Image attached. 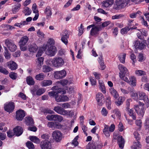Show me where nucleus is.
<instances>
[{"label":"nucleus","mask_w":149,"mask_h":149,"mask_svg":"<svg viewBox=\"0 0 149 149\" xmlns=\"http://www.w3.org/2000/svg\"><path fill=\"white\" fill-rule=\"evenodd\" d=\"M148 106V103H140L139 105H135L134 109L138 114L141 117H143L145 109Z\"/></svg>","instance_id":"nucleus-1"},{"label":"nucleus","mask_w":149,"mask_h":149,"mask_svg":"<svg viewBox=\"0 0 149 149\" xmlns=\"http://www.w3.org/2000/svg\"><path fill=\"white\" fill-rule=\"evenodd\" d=\"M52 89L54 91L49 92L48 94L50 96H54L55 98L57 96L58 94H65L66 91L63 88L58 87V86H55L52 87Z\"/></svg>","instance_id":"nucleus-2"},{"label":"nucleus","mask_w":149,"mask_h":149,"mask_svg":"<svg viewBox=\"0 0 149 149\" xmlns=\"http://www.w3.org/2000/svg\"><path fill=\"white\" fill-rule=\"evenodd\" d=\"M54 110L58 113L64 116H72L74 114L73 111L66 110L59 107H55Z\"/></svg>","instance_id":"nucleus-3"},{"label":"nucleus","mask_w":149,"mask_h":149,"mask_svg":"<svg viewBox=\"0 0 149 149\" xmlns=\"http://www.w3.org/2000/svg\"><path fill=\"white\" fill-rule=\"evenodd\" d=\"M51 62L53 66L56 68L62 67L64 64L63 59L59 57H54L52 59Z\"/></svg>","instance_id":"nucleus-4"},{"label":"nucleus","mask_w":149,"mask_h":149,"mask_svg":"<svg viewBox=\"0 0 149 149\" xmlns=\"http://www.w3.org/2000/svg\"><path fill=\"white\" fill-rule=\"evenodd\" d=\"M130 0H116L114 8L117 10L123 8L129 3Z\"/></svg>","instance_id":"nucleus-5"},{"label":"nucleus","mask_w":149,"mask_h":149,"mask_svg":"<svg viewBox=\"0 0 149 149\" xmlns=\"http://www.w3.org/2000/svg\"><path fill=\"white\" fill-rule=\"evenodd\" d=\"M118 68L120 71L119 73V76L121 79L125 77V75H128L129 72L128 69L125 66L122 64H119L118 66Z\"/></svg>","instance_id":"nucleus-6"},{"label":"nucleus","mask_w":149,"mask_h":149,"mask_svg":"<svg viewBox=\"0 0 149 149\" xmlns=\"http://www.w3.org/2000/svg\"><path fill=\"white\" fill-rule=\"evenodd\" d=\"M4 42L10 51L14 52L16 50V45L11 40L7 39L5 40Z\"/></svg>","instance_id":"nucleus-7"},{"label":"nucleus","mask_w":149,"mask_h":149,"mask_svg":"<svg viewBox=\"0 0 149 149\" xmlns=\"http://www.w3.org/2000/svg\"><path fill=\"white\" fill-rule=\"evenodd\" d=\"M133 44L136 49L142 50L146 47L145 42L144 41H140L139 40H136L134 42Z\"/></svg>","instance_id":"nucleus-8"},{"label":"nucleus","mask_w":149,"mask_h":149,"mask_svg":"<svg viewBox=\"0 0 149 149\" xmlns=\"http://www.w3.org/2000/svg\"><path fill=\"white\" fill-rule=\"evenodd\" d=\"M52 136L54 141L56 142H59L61 140L62 134L60 131L56 130L52 132Z\"/></svg>","instance_id":"nucleus-9"},{"label":"nucleus","mask_w":149,"mask_h":149,"mask_svg":"<svg viewBox=\"0 0 149 149\" xmlns=\"http://www.w3.org/2000/svg\"><path fill=\"white\" fill-rule=\"evenodd\" d=\"M66 72L65 70L55 71L54 73V77L57 79H60L65 77Z\"/></svg>","instance_id":"nucleus-10"},{"label":"nucleus","mask_w":149,"mask_h":149,"mask_svg":"<svg viewBox=\"0 0 149 149\" xmlns=\"http://www.w3.org/2000/svg\"><path fill=\"white\" fill-rule=\"evenodd\" d=\"M122 80L130 84L132 86H135L136 85V79L134 76H131L129 77V79L126 77L123 78Z\"/></svg>","instance_id":"nucleus-11"},{"label":"nucleus","mask_w":149,"mask_h":149,"mask_svg":"<svg viewBox=\"0 0 149 149\" xmlns=\"http://www.w3.org/2000/svg\"><path fill=\"white\" fill-rule=\"evenodd\" d=\"M15 108V105L14 103H6L4 105L5 110L9 113L12 112Z\"/></svg>","instance_id":"nucleus-12"},{"label":"nucleus","mask_w":149,"mask_h":149,"mask_svg":"<svg viewBox=\"0 0 149 149\" xmlns=\"http://www.w3.org/2000/svg\"><path fill=\"white\" fill-rule=\"evenodd\" d=\"M25 116V111L23 110L19 109L16 112L15 118L18 120H22Z\"/></svg>","instance_id":"nucleus-13"},{"label":"nucleus","mask_w":149,"mask_h":149,"mask_svg":"<svg viewBox=\"0 0 149 149\" xmlns=\"http://www.w3.org/2000/svg\"><path fill=\"white\" fill-rule=\"evenodd\" d=\"M57 52L56 47L54 46H51L49 47L46 51V54L51 56H54Z\"/></svg>","instance_id":"nucleus-14"},{"label":"nucleus","mask_w":149,"mask_h":149,"mask_svg":"<svg viewBox=\"0 0 149 149\" xmlns=\"http://www.w3.org/2000/svg\"><path fill=\"white\" fill-rule=\"evenodd\" d=\"M61 40L62 41L65 45H66L68 43V40L67 39L69 38V34L68 31L67 30H65L61 34Z\"/></svg>","instance_id":"nucleus-15"},{"label":"nucleus","mask_w":149,"mask_h":149,"mask_svg":"<svg viewBox=\"0 0 149 149\" xmlns=\"http://www.w3.org/2000/svg\"><path fill=\"white\" fill-rule=\"evenodd\" d=\"M40 146L42 149H51V143L48 141H42L41 142Z\"/></svg>","instance_id":"nucleus-16"},{"label":"nucleus","mask_w":149,"mask_h":149,"mask_svg":"<svg viewBox=\"0 0 149 149\" xmlns=\"http://www.w3.org/2000/svg\"><path fill=\"white\" fill-rule=\"evenodd\" d=\"M57 102H65L68 101L69 98L68 96L65 95H57L55 97Z\"/></svg>","instance_id":"nucleus-17"},{"label":"nucleus","mask_w":149,"mask_h":149,"mask_svg":"<svg viewBox=\"0 0 149 149\" xmlns=\"http://www.w3.org/2000/svg\"><path fill=\"white\" fill-rule=\"evenodd\" d=\"M139 99L143 100L145 102H148L149 100L147 96L145 93L142 92H138Z\"/></svg>","instance_id":"nucleus-18"},{"label":"nucleus","mask_w":149,"mask_h":149,"mask_svg":"<svg viewBox=\"0 0 149 149\" xmlns=\"http://www.w3.org/2000/svg\"><path fill=\"white\" fill-rule=\"evenodd\" d=\"M8 68L11 70H15L17 68V64L13 61H10L7 63Z\"/></svg>","instance_id":"nucleus-19"},{"label":"nucleus","mask_w":149,"mask_h":149,"mask_svg":"<svg viewBox=\"0 0 149 149\" xmlns=\"http://www.w3.org/2000/svg\"><path fill=\"white\" fill-rule=\"evenodd\" d=\"M101 30L102 26L101 25L95 26L91 29L90 31L91 34L92 36L95 35Z\"/></svg>","instance_id":"nucleus-20"},{"label":"nucleus","mask_w":149,"mask_h":149,"mask_svg":"<svg viewBox=\"0 0 149 149\" xmlns=\"http://www.w3.org/2000/svg\"><path fill=\"white\" fill-rule=\"evenodd\" d=\"M32 10L34 13H36L33 19V21L36 20L38 17L39 14L37 8V5L36 3L33 4L32 6Z\"/></svg>","instance_id":"nucleus-21"},{"label":"nucleus","mask_w":149,"mask_h":149,"mask_svg":"<svg viewBox=\"0 0 149 149\" xmlns=\"http://www.w3.org/2000/svg\"><path fill=\"white\" fill-rule=\"evenodd\" d=\"M131 24V23L130 24H128V26L124 28L121 29L120 32L122 34H126L128 31L130 29L132 30L136 29V27L134 26L132 27L130 26Z\"/></svg>","instance_id":"nucleus-22"},{"label":"nucleus","mask_w":149,"mask_h":149,"mask_svg":"<svg viewBox=\"0 0 149 149\" xmlns=\"http://www.w3.org/2000/svg\"><path fill=\"white\" fill-rule=\"evenodd\" d=\"M13 132L15 135L19 136L22 133V129L20 126H17L13 129Z\"/></svg>","instance_id":"nucleus-23"},{"label":"nucleus","mask_w":149,"mask_h":149,"mask_svg":"<svg viewBox=\"0 0 149 149\" xmlns=\"http://www.w3.org/2000/svg\"><path fill=\"white\" fill-rule=\"evenodd\" d=\"M113 0H106L102 2V6L105 8L110 7L113 5Z\"/></svg>","instance_id":"nucleus-24"},{"label":"nucleus","mask_w":149,"mask_h":149,"mask_svg":"<svg viewBox=\"0 0 149 149\" xmlns=\"http://www.w3.org/2000/svg\"><path fill=\"white\" fill-rule=\"evenodd\" d=\"M44 58L43 57L37 58L36 59V65L38 68H41L42 65L43 63Z\"/></svg>","instance_id":"nucleus-25"},{"label":"nucleus","mask_w":149,"mask_h":149,"mask_svg":"<svg viewBox=\"0 0 149 149\" xmlns=\"http://www.w3.org/2000/svg\"><path fill=\"white\" fill-rule=\"evenodd\" d=\"M118 143L120 148L122 149L123 148L125 141L124 139L122 136H118L117 138Z\"/></svg>","instance_id":"nucleus-26"},{"label":"nucleus","mask_w":149,"mask_h":149,"mask_svg":"<svg viewBox=\"0 0 149 149\" xmlns=\"http://www.w3.org/2000/svg\"><path fill=\"white\" fill-rule=\"evenodd\" d=\"M21 6L20 3H17L15 4L12 7V11L13 14L17 13L20 9Z\"/></svg>","instance_id":"nucleus-27"},{"label":"nucleus","mask_w":149,"mask_h":149,"mask_svg":"<svg viewBox=\"0 0 149 149\" xmlns=\"http://www.w3.org/2000/svg\"><path fill=\"white\" fill-rule=\"evenodd\" d=\"M98 81L100 89L103 93L105 94L106 93V88L103 81L102 80H99Z\"/></svg>","instance_id":"nucleus-28"},{"label":"nucleus","mask_w":149,"mask_h":149,"mask_svg":"<svg viewBox=\"0 0 149 149\" xmlns=\"http://www.w3.org/2000/svg\"><path fill=\"white\" fill-rule=\"evenodd\" d=\"M25 122L27 125H32L34 123L33 119L30 116H27L25 117Z\"/></svg>","instance_id":"nucleus-29"},{"label":"nucleus","mask_w":149,"mask_h":149,"mask_svg":"<svg viewBox=\"0 0 149 149\" xmlns=\"http://www.w3.org/2000/svg\"><path fill=\"white\" fill-rule=\"evenodd\" d=\"M29 40V38L26 36L22 37L19 41V45H25Z\"/></svg>","instance_id":"nucleus-30"},{"label":"nucleus","mask_w":149,"mask_h":149,"mask_svg":"<svg viewBox=\"0 0 149 149\" xmlns=\"http://www.w3.org/2000/svg\"><path fill=\"white\" fill-rule=\"evenodd\" d=\"M126 109L127 111H128V113L129 115L132 117V118L133 119L135 120L136 118V117L134 115L133 111L131 109H130L129 107L130 106L129 103H127L126 104Z\"/></svg>","instance_id":"nucleus-31"},{"label":"nucleus","mask_w":149,"mask_h":149,"mask_svg":"<svg viewBox=\"0 0 149 149\" xmlns=\"http://www.w3.org/2000/svg\"><path fill=\"white\" fill-rule=\"evenodd\" d=\"M103 133L106 137H108L109 136L110 133L109 127L107 125H104V128L103 130Z\"/></svg>","instance_id":"nucleus-32"},{"label":"nucleus","mask_w":149,"mask_h":149,"mask_svg":"<svg viewBox=\"0 0 149 149\" xmlns=\"http://www.w3.org/2000/svg\"><path fill=\"white\" fill-rule=\"evenodd\" d=\"M120 90L121 92L124 94H128L130 92H133L134 88L130 87H129L127 88V90L123 88H120Z\"/></svg>","instance_id":"nucleus-33"},{"label":"nucleus","mask_w":149,"mask_h":149,"mask_svg":"<svg viewBox=\"0 0 149 149\" xmlns=\"http://www.w3.org/2000/svg\"><path fill=\"white\" fill-rule=\"evenodd\" d=\"M38 49V47L35 44H33L30 45L29 50L31 52L36 53Z\"/></svg>","instance_id":"nucleus-34"},{"label":"nucleus","mask_w":149,"mask_h":149,"mask_svg":"<svg viewBox=\"0 0 149 149\" xmlns=\"http://www.w3.org/2000/svg\"><path fill=\"white\" fill-rule=\"evenodd\" d=\"M109 91L111 94L116 98H117L119 96L117 91L113 88H111L109 89Z\"/></svg>","instance_id":"nucleus-35"},{"label":"nucleus","mask_w":149,"mask_h":149,"mask_svg":"<svg viewBox=\"0 0 149 149\" xmlns=\"http://www.w3.org/2000/svg\"><path fill=\"white\" fill-rule=\"evenodd\" d=\"M29 139L31 141L36 143H39L40 141V139L35 136H30Z\"/></svg>","instance_id":"nucleus-36"},{"label":"nucleus","mask_w":149,"mask_h":149,"mask_svg":"<svg viewBox=\"0 0 149 149\" xmlns=\"http://www.w3.org/2000/svg\"><path fill=\"white\" fill-rule=\"evenodd\" d=\"M26 80L27 83L28 85H33L35 84V81L33 79L31 76H29L27 77Z\"/></svg>","instance_id":"nucleus-37"},{"label":"nucleus","mask_w":149,"mask_h":149,"mask_svg":"<svg viewBox=\"0 0 149 149\" xmlns=\"http://www.w3.org/2000/svg\"><path fill=\"white\" fill-rule=\"evenodd\" d=\"M141 146L140 143L138 141L133 143L132 146H131V149H139L141 148Z\"/></svg>","instance_id":"nucleus-38"},{"label":"nucleus","mask_w":149,"mask_h":149,"mask_svg":"<svg viewBox=\"0 0 149 149\" xmlns=\"http://www.w3.org/2000/svg\"><path fill=\"white\" fill-rule=\"evenodd\" d=\"M44 13L47 16L50 17L52 14L51 8L49 6H47L44 11Z\"/></svg>","instance_id":"nucleus-39"},{"label":"nucleus","mask_w":149,"mask_h":149,"mask_svg":"<svg viewBox=\"0 0 149 149\" xmlns=\"http://www.w3.org/2000/svg\"><path fill=\"white\" fill-rule=\"evenodd\" d=\"M52 82L50 80H44L41 83V85L43 86H46L52 84Z\"/></svg>","instance_id":"nucleus-40"},{"label":"nucleus","mask_w":149,"mask_h":149,"mask_svg":"<svg viewBox=\"0 0 149 149\" xmlns=\"http://www.w3.org/2000/svg\"><path fill=\"white\" fill-rule=\"evenodd\" d=\"M126 55V54L125 53H122L119 56V59L122 63H125Z\"/></svg>","instance_id":"nucleus-41"},{"label":"nucleus","mask_w":149,"mask_h":149,"mask_svg":"<svg viewBox=\"0 0 149 149\" xmlns=\"http://www.w3.org/2000/svg\"><path fill=\"white\" fill-rule=\"evenodd\" d=\"M5 50L4 52V56L6 59H10L11 57V54L6 47H4Z\"/></svg>","instance_id":"nucleus-42"},{"label":"nucleus","mask_w":149,"mask_h":149,"mask_svg":"<svg viewBox=\"0 0 149 149\" xmlns=\"http://www.w3.org/2000/svg\"><path fill=\"white\" fill-rule=\"evenodd\" d=\"M22 12L25 15H28L31 14V10L28 7H25L23 8Z\"/></svg>","instance_id":"nucleus-43"},{"label":"nucleus","mask_w":149,"mask_h":149,"mask_svg":"<svg viewBox=\"0 0 149 149\" xmlns=\"http://www.w3.org/2000/svg\"><path fill=\"white\" fill-rule=\"evenodd\" d=\"M45 77V75L44 74L41 73L37 74L35 77V78L38 80L41 81L43 80Z\"/></svg>","instance_id":"nucleus-44"},{"label":"nucleus","mask_w":149,"mask_h":149,"mask_svg":"<svg viewBox=\"0 0 149 149\" xmlns=\"http://www.w3.org/2000/svg\"><path fill=\"white\" fill-rule=\"evenodd\" d=\"M136 74L138 76H144L146 75V72L141 70H137L135 72Z\"/></svg>","instance_id":"nucleus-45"},{"label":"nucleus","mask_w":149,"mask_h":149,"mask_svg":"<svg viewBox=\"0 0 149 149\" xmlns=\"http://www.w3.org/2000/svg\"><path fill=\"white\" fill-rule=\"evenodd\" d=\"M99 63L100 65V67L102 70H103L105 69V66L104 65V63L103 60H102V56H100L99 57Z\"/></svg>","instance_id":"nucleus-46"},{"label":"nucleus","mask_w":149,"mask_h":149,"mask_svg":"<svg viewBox=\"0 0 149 149\" xmlns=\"http://www.w3.org/2000/svg\"><path fill=\"white\" fill-rule=\"evenodd\" d=\"M27 24L28 23L25 21H22L19 23H17L15 24L14 26L19 28H21L23 26Z\"/></svg>","instance_id":"nucleus-47"},{"label":"nucleus","mask_w":149,"mask_h":149,"mask_svg":"<svg viewBox=\"0 0 149 149\" xmlns=\"http://www.w3.org/2000/svg\"><path fill=\"white\" fill-rule=\"evenodd\" d=\"M52 70L51 68L49 66L46 65H43L42 66V71L44 72H49Z\"/></svg>","instance_id":"nucleus-48"},{"label":"nucleus","mask_w":149,"mask_h":149,"mask_svg":"<svg viewBox=\"0 0 149 149\" xmlns=\"http://www.w3.org/2000/svg\"><path fill=\"white\" fill-rule=\"evenodd\" d=\"M38 88L37 86H34L31 89V92L33 96H36Z\"/></svg>","instance_id":"nucleus-49"},{"label":"nucleus","mask_w":149,"mask_h":149,"mask_svg":"<svg viewBox=\"0 0 149 149\" xmlns=\"http://www.w3.org/2000/svg\"><path fill=\"white\" fill-rule=\"evenodd\" d=\"M103 97L102 94L101 93H98L96 95V100L98 102H100L101 101V100Z\"/></svg>","instance_id":"nucleus-50"},{"label":"nucleus","mask_w":149,"mask_h":149,"mask_svg":"<svg viewBox=\"0 0 149 149\" xmlns=\"http://www.w3.org/2000/svg\"><path fill=\"white\" fill-rule=\"evenodd\" d=\"M27 147L29 149H34L35 147L32 143L30 141L27 142L26 143Z\"/></svg>","instance_id":"nucleus-51"},{"label":"nucleus","mask_w":149,"mask_h":149,"mask_svg":"<svg viewBox=\"0 0 149 149\" xmlns=\"http://www.w3.org/2000/svg\"><path fill=\"white\" fill-rule=\"evenodd\" d=\"M68 82V81L67 80L64 79L56 82V84L57 85H58L59 84H61L63 86H64L67 84Z\"/></svg>","instance_id":"nucleus-52"},{"label":"nucleus","mask_w":149,"mask_h":149,"mask_svg":"<svg viewBox=\"0 0 149 149\" xmlns=\"http://www.w3.org/2000/svg\"><path fill=\"white\" fill-rule=\"evenodd\" d=\"M63 120V117L59 115H55L54 121H57L59 122H61Z\"/></svg>","instance_id":"nucleus-53"},{"label":"nucleus","mask_w":149,"mask_h":149,"mask_svg":"<svg viewBox=\"0 0 149 149\" xmlns=\"http://www.w3.org/2000/svg\"><path fill=\"white\" fill-rule=\"evenodd\" d=\"M0 72L5 74H8L9 73V72L7 70L1 66H0Z\"/></svg>","instance_id":"nucleus-54"},{"label":"nucleus","mask_w":149,"mask_h":149,"mask_svg":"<svg viewBox=\"0 0 149 149\" xmlns=\"http://www.w3.org/2000/svg\"><path fill=\"white\" fill-rule=\"evenodd\" d=\"M45 91V90L44 88H38L36 95H40L44 93Z\"/></svg>","instance_id":"nucleus-55"},{"label":"nucleus","mask_w":149,"mask_h":149,"mask_svg":"<svg viewBox=\"0 0 149 149\" xmlns=\"http://www.w3.org/2000/svg\"><path fill=\"white\" fill-rule=\"evenodd\" d=\"M141 13V12L140 11H138L136 13H134L130 14V16L131 18H134L138 16V15H140Z\"/></svg>","instance_id":"nucleus-56"},{"label":"nucleus","mask_w":149,"mask_h":149,"mask_svg":"<svg viewBox=\"0 0 149 149\" xmlns=\"http://www.w3.org/2000/svg\"><path fill=\"white\" fill-rule=\"evenodd\" d=\"M101 113L103 116H107L108 112L105 108L103 107L101 110Z\"/></svg>","instance_id":"nucleus-57"},{"label":"nucleus","mask_w":149,"mask_h":149,"mask_svg":"<svg viewBox=\"0 0 149 149\" xmlns=\"http://www.w3.org/2000/svg\"><path fill=\"white\" fill-rule=\"evenodd\" d=\"M79 138L78 136H76L74 139L73 140L72 142V144L75 146H77L78 145V143L77 140Z\"/></svg>","instance_id":"nucleus-58"},{"label":"nucleus","mask_w":149,"mask_h":149,"mask_svg":"<svg viewBox=\"0 0 149 149\" xmlns=\"http://www.w3.org/2000/svg\"><path fill=\"white\" fill-rule=\"evenodd\" d=\"M10 77L13 79H16L17 76V74L16 73L11 72L9 74Z\"/></svg>","instance_id":"nucleus-59"},{"label":"nucleus","mask_w":149,"mask_h":149,"mask_svg":"<svg viewBox=\"0 0 149 149\" xmlns=\"http://www.w3.org/2000/svg\"><path fill=\"white\" fill-rule=\"evenodd\" d=\"M45 49L44 48H40L36 55V57H38L41 56L43 53V51Z\"/></svg>","instance_id":"nucleus-60"},{"label":"nucleus","mask_w":149,"mask_h":149,"mask_svg":"<svg viewBox=\"0 0 149 149\" xmlns=\"http://www.w3.org/2000/svg\"><path fill=\"white\" fill-rule=\"evenodd\" d=\"M131 59L132 61V64L134 65V63L136 62L135 56L133 53H131L130 55Z\"/></svg>","instance_id":"nucleus-61"},{"label":"nucleus","mask_w":149,"mask_h":149,"mask_svg":"<svg viewBox=\"0 0 149 149\" xmlns=\"http://www.w3.org/2000/svg\"><path fill=\"white\" fill-rule=\"evenodd\" d=\"M37 35L38 36L41 38H43L44 37L45 35L40 30L38 31L37 32Z\"/></svg>","instance_id":"nucleus-62"},{"label":"nucleus","mask_w":149,"mask_h":149,"mask_svg":"<svg viewBox=\"0 0 149 149\" xmlns=\"http://www.w3.org/2000/svg\"><path fill=\"white\" fill-rule=\"evenodd\" d=\"M149 118H147L145 122V127L147 129L149 130Z\"/></svg>","instance_id":"nucleus-63"},{"label":"nucleus","mask_w":149,"mask_h":149,"mask_svg":"<svg viewBox=\"0 0 149 149\" xmlns=\"http://www.w3.org/2000/svg\"><path fill=\"white\" fill-rule=\"evenodd\" d=\"M86 149H96L95 146L93 144L89 143L87 146Z\"/></svg>","instance_id":"nucleus-64"}]
</instances>
